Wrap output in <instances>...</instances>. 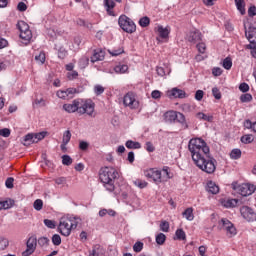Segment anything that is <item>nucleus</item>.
<instances>
[{
	"label": "nucleus",
	"mask_w": 256,
	"mask_h": 256,
	"mask_svg": "<svg viewBox=\"0 0 256 256\" xmlns=\"http://www.w3.org/2000/svg\"><path fill=\"white\" fill-rule=\"evenodd\" d=\"M188 149L191 153L192 161L201 171L208 173V175L215 173V169H217L215 159L209 157L210 149L205 140L201 138L190 139Z\"/></svg>",
	"instance_id": "obj_1"
},
{
	"label": "nucleus",
	"mask_w": 256,
	"mask_h": 256,
	"mask_svg": "<svg viewBox=\"0 0 256 256\" xmlns=\"http://www.w3.org/2000/svg\"><path fill=\"white\" fill-rule=\"evenodd\" d=\"M63 109L66 113H75V111H78L79 115H85L86 113L89 117H94L95 103L92 100L76 99L70 104H64Z\"/></svg>",
	"instance_id": "obj_2"
},
{
	"label": "nucleus",
	"mask_w": 256,
	"mask_h": 256,
	"mask_svg": "<svg viewBox=\"0 0 256 256\" xmlns=\"http://www.w3.org/2000/svg\"><path fill=\"white\" fill-rule=\"evenodd\" d=\"M99 177L106 191L113 193L115 191V179L119 177V172L113 167L106 166L101 168Z\"/></svg>",
	"instance_id": "obj_3"
},
{
	"label": "nucleus",
	"mask_w": 256,
	"mask_h": 256,
	"mask_svg": "<svg viewBox=\"0 0 256 256\" xmlns=\"http://www.w3.org/2000/svg\"><path fill=\"white\" fill-rule=\"evenodd\" d=\"M144 175L148 179H152L154 183L157 184L171 179V176H169V170H167V168H163L162 170H158L157 168H150L144 172Z\"/></svg>",
	"instance_id": "obj_4"
},
{
	"label": "nucleus",
	"mask_w": 256,
	"mask_h": 256,
	"mask_svg": "<svg viewBox=\"0 0 256 256\" xmlns=\"http://www.w3.org/2000/svg\"><path fill=\"white\" fill-rule=\"evenodd\" d=\"M73 229H77V222L75 221V218L68 216H63L60 218L58 231L61 233V235L64 237H69Z\"/></svg>",
	"instance_id": "obj_5"
},
{
	"label": "nucleus",
	"mask_w": 256,
	"mask_h": 256,
	"mask_svg": "<svg viewBox=\"0 0 256 256\" xmlns=\"http://www.w3.org/2000/svg\"><path fill=\"white\" fill-rule=\"evenodd\" d=\"M249 45H247V49H251V55L256 59V21L250 26L249 31L245 33Z\"/></svg>",
	"instance_id": "obj_6"
},
{
	"label": "nucleus",
	"mask_w": 256,
	"mask_h": 256,
	"mask_svg": "<svg viewBox=\"0 0 256 256\" xmlns=\"http://www.w3.org/2000/svg\"><path fill=\"white\" fill-rule=\"evenodd\" d=\"M118 25L125 31V33H135V31H137L135 22L125 15L119 17Z\"/></svg>",
	"instance_id": "obj_7"
},
{
	"label": "nucleus",
	"mask_w": 256,
	"mask_h": 256,
	"mask_svg": "<svg viewBox=\"0 0 256 256\" xmlns=\"http://www.w3.org/2000/svg\"><path fill=\"white\" fill-rule=\"evenodd\" d=\"M218 229L220 231H226L228 237H234V235H237V229L227 218H222L219 221Z\"/></svg>",
	"instance_id": "obj_8"
},
{
	"label": "nucleus",
	"mask_w": 256,
	"mask_h": 256,
	"mask_svg": "<svg viewBox=\"0 0 256 256\" xmlns=\"http://www.w3.org/2000/svg\"><path fill=\"white\" fill-rule=\"evenodd\" d=\"M17 27L20 31V39H23V41L29 43L33 37V33H31V30L29 29V24H27L25 21H19Z\"/></svg>",
	"instance_id": "obj_9"
},
{
	"label": "nucleus",
	"mask_w": 256,
	"mask_h": 256,
	"mask_svg": "<svg viewBox=\"0 0 256 256\" xmlns=\"http://www.w3.org/2000/svg\"><path fill=\"white\" fill-rule=\"evenodd\" d=\"M123 105L128 107V109H138L139 108V100H137V96L133 92H128L123 97Z\"/></svg>",
	"instance_id": "obj_10"
},
{
	"label": "nucleus",
	"mask_w": 256,
	"mask_h": 256,
	"mask_svg": "<svg viewBox=\"0 0 256 256\" xmlns=\"http://www.w3.org/2000/svg\"><path fill=\"white\" fill-rule=\"evenodd\" d=\"M45 135H47V133L45 132L27 134L23 139V145L27 147L33 143H39V141H42V139H45Z\"/></svg>",
	"instance_id": "obj_11"
},
{
	"label": "nucleus",
	"mask_w": 256,
	"mask_h": 256,
	"mask_svg": "<svg viewBox=\"0 0 256 256\" xmlns=\"http://www.w3.org/2000/svg\"><path fill=\"white\" fill-rule=\"evenodd\" d=\"M241 217L245 219V221H248V223H253V221H256V212L253 210V208L249 206H242L240 208Z\"/></svg>",
	"instance_id": "obj_12"
},
{
	"label": "nucleus",
	"mask_w": 256,
	"mask_h": 256,
	"mask_svg": "<svg viewBox=\"0 0 256 256\" xmlns=\"http://www.w3.org/2000/svg\"><path fill=\"white\" fill-rule=\"evenodd\" d=\"M155 31L158 35L156 38L159 43H163V41H167L169 39V33H171V28L169 26L163 27L161 25L155 28Z\"/></svg>",
	"instance_id": "obj_13"
},
{
	"label": "nucleus",
	"mask_w": 256,
	"mask_h": 256,
	"mask_svg": "<svg viewBox=\"0 0 256 256\" xmlns=\"http://www.w3.org/2000/svg\"><path fill=\"white\" fill-rule=\"evenodd\" d=\"M237 191L242 197H249V195H253L256 191V187L250 183H244L237 187Z\"/></svg>",
	"instance_id": "obj_14"
},
{
	"label": "nucleus",
	"mask_w": 256,
	"mask_h": 256,
	"mask_svg": "<svg viewBox=\"0 0 256 256\" xmlns=\"http://www.w3.org/2000/svg\"><path fill=\"white\" fill-rule=\"evenodd\" d=\"M26 250L22 253L23 256L33 255L37 249V237L31 236L26 242Z\"/></svg>",
	"instance_id": "obj_15"
},
{
	"label": "nucleus",
	"mask_w": 256,
	"mask_h": 256,
	"mask_svg": "<svg viewBox=\"0 0 256 256\" xmlns=\"http://www.w3.org/2000/svg\"><path fill=\"white\" fill-rule=\"evenodd\" d=\"M166 95L170 99H185L187 94L181 89L173 88L172 90H168Z\"/></svg>",
	"instance_id": "obj_16"
},
{
	"label": "nucleus",
	"mask_w": 256,
	"mask_h": 256,
	"mask_svg": "<svg viewBox=\"0 0 256 256\" xmlns=\"http://www.w3.org/2000/svg\"><path fill=\"white\" fill-rule=\"evenodd\" d=\"M186 39L190 43H197V41H201V32L199 30L191 31L187 34Z\"/></svg>",
	"instance_id": "obj_17"
},
{
	"label": "nucleus",
	"mask_w": 256,
	"mask_h": 256,
	"mask_svg": "<svg viewBox=\"0 0 256 256\" xmlns=\"http://www.w3.org/2000/svg\"><path fill=\"white\" fill-rule=\"evenodd\" d=\"M90 59L92 63H97V61H103V59H105V51L101 49L94 50V53Z\"/></svg>",
	"instance_id": "obj_18"
},
{
	"label": "nucleus",
	"mask_w": 256,
	"mask_h": 256,
	"mask_svg": "<svg viewBox=\"0 0 256 256\" xmlns=\"http://www.w3.org/2000/svg\"><path fill=\"white\" fill-rule=\"evenodd\" d=\"M104 7L111 17L115 16V12H113V9H115V2L113 0H104Z\"/></svg>",
	"instance_id": "obj_19"
},
{
	"label": "nucleus",
	"mask_w": 256,
	"mask_h": 256,
	"mask_svg": "<svg viewBox=\"0 0 256 256\" xmlns=\"http://www.w3.org/2000/svg\"><path fill=\"white\" fill-rule=\"evenodd\" d=\"M206 191H208V193H211L212 195H217V193H219V185H217L213 181H208Z\"/></svg>",
	"instance_id": "obj_20"
},
{
	"label": "nucleus",
	"mask_w": 256,
	"mask_h": 256,
	"mask_svg": "<svg viewBox=\"0 0 256 256\" xmlns=\"http://www.w3.org/2000/svg\"><path fill=\"white\" fill-rule=\"evenodd\" d=\"M177 114L178 113L175 111H168L164 115L165 120L168 121L169 123H173V121H177Z\"/></svg>",
	"instance_id": "obj_21"
},
{
	"label": "nucleus",
	"mask_w": 256,
	"mask_h": 256,
	"mask_svg": "<svg viewBox=\"0 0 256 256\" xmlns=\"http://www.w3.org/2000/svg\"><path fill=\"white\" fill-rule=\"evenodd\" d=\"M236 8L238 9L239 13L242 15H245L246 10H245V0H234Z\"/></svg>",
	"instance_id": "obj_22"
},
{
	"label": "nucleus",
	"mask_w": 256,
	"mask_h": 256,
	"mask_svg": "<svg viewBox=\"0 0 256 256\" xmlns=\"http://www.w3.org/2000/svg\"><path fill=\"white\" fill-rule=\"evenodd\" d=\"M197 119H199L200 121H208L209 123H211V121H213V116L211 115H207L203 112H199L196 114Z\"/></svg>",
	"instance_id": "obj_23"
},
{
	"label": "nucleus",
	"mask_w": 256,
	"mask_h": 256,
	"mask_svg": "<svg viewBox=\"0 0 256 256\" xmlns=\"http://www.w3.org/2000/svg\"><path fill=\"white\" fill-rule=\"evenodd\" d=\"M127 149H141V143L135 142L133 140H128L125 143Z\"/></svg>",
	"instance_id": "obj_24"
},
{
	"label": "nucleus",
	"mask_w": 256,
	"mask_h": 256,
	"mask_svg": "<svg viewBox=\"0 0 256 256\" xmlns=\"http://www.w3.org/2000/svg\"><path fill=\"white\" fill-rule=\"evenodd\" d=\"M182 215L187 219V221H193V219H195V216L193 215V208H187Z\"/></svg>",
	"instance_id": "obj_25"
},
{
	"label": "nucleus",
	"mask_w": 256,
	"mask_h": 256,
	"mask_svg": "<svg viewBox=\"0 0 256 256\" xmlns=\"http://www.w3.org/2000/svg\"><path fill=\"white\" fill-rule=\"evenodd\" d=\"M241 143H244V145H249V143H253L254 138L251 134L243 135L240 139Z\"/></svg>",
	"instance_id": "obj_26"
},
{
	"label": "nucleus",
	"mask_w": 256,
	"mask_h": 256,
	"mask_svg": "<svg viewBox=\"0 0 256 256\" xmlns=\"http://www.w3.org/2000/svg\"><path fill=\"white\" fill-rule=\"evenodd\" d=\"M129 66L125 64H119L114 68L115 73H127Z\"/></svg>",
	"instance_id": "obj_27"
},
{
	"label": "nucleus",
	"mask_w": 256,
	"mask_h": 256,
	"mask_svg": "<svg viewBox=\"0 0 256 256\" xmlns=\"http://www.w3.org/2000/svg\"><path fill=\"white\" fill-rule=\"evenodd\" d=\"M175 236L178 241H185V239H187V235L185 234V231H183V229L176 230Z\"/></svg>",
	"instance_id": "obj_28"
},
{
	"label": "nucleus",
	"mask_w": 256,
	"mask_h": 256,
	"mask_svg": "<svg viewBox=\"0 0 256 256\" xmlns=\"http://www.w3.org/2000/svg\"><path fill=\"white\" fill-rule=\"evenodd\" d=\"M245 129H251L254 133H256V122H251V120L244 121Z\"/></svg>",
	"instance_id": "obj_29"
},
{
	"label": "nucleus",
	"mask_w": 256,
	"mask_h": 256,
	"mask_svg": "<svg viewBox=\"0 0 256 256\" xmlns=\"http://www.w3.org/2000/svg\"><path fill=\"white\" fill-rule=\"evenodd\" d=\"M135 187H138V189H145L147 187L148 183L145 180L137 179L133 181Z\"/></svg>",
	"instance_id": "obj_30"
},
{
	"label": "nucleus",
	"mask_w": 256,
	"mask_h": 256,
	"mask_svg": "<svg viewBox=\"0 0 256 256\" xmlns=\"http://www.w3.org/2000/svg\"><path fill=\"white\" fill-rule=\"evenodd\" d=\"M78 65H79L80 69H85V67H87V65H89V57L83 56L82 58H80Z\"/></svg>",
	"instance_id": "obj_31"
},
{
	"label": "nucleus",
	"mask_w": 256,
	"mask_h": 256,
	"mask_svg": "<svg viewBox=\"0 0 256 256\" xmlns=\"http://www.w3.org/2000/svg\"><path fill=\"white\" fill-rule=\"evenodd\" d=\"M222 66L224 67V69H226L227 71H229V69H231V67H233V61L231 60L230 57H227L223 60L222 62Z\"/></svg>",
	"instance_id": "obj_32"
},
{
	"label": "nucleus",
	"mask_w": 256,
	"mask_h": 256,
	"mask_svg": "<svg viewBox=\"0 0 256 256\" xmlns=\"http://www.w3.org/2000/svg\"><path fill=\"white\" fill-rule=\"evenodd\" d=\"M77 93H79V91L76 90V88H67L66 89V95H67L68 99H73V97H75V95H77Z\"/></svg>",
	"instance_id": "obj_33"
},
{
	"label": "nucleus",
	"mask_w": 256,
	"mask_h": 256,
	"mask_svg": "<svg viewBox=\"0 0 256 256\" xmlns=\"http://www.w3.org/2000/svg\"><path fill=\"white\" fill-rule=\"evenodd\" d=\"M240 101L242 103H249V102L253 101V96L251 94H249V93L242 94L240 96Z\"/></svg>",
	"instance_id": "obj_34"
},
{
	"label": "nucleus",
	"mask_w": 256,
	"mask_h": 256,
	"mask_svg": "<svg viewBox=\"0 0 256 256\" xmlns=\"http://www.w3.org/2000/svg\"><path fill=\"white\" fill-rule=\"evenodd\" d=\"M166 240H167V236H165V234H163V233H159L156 236V243H157V245H163Z\"/></svg>",
	"instance_id": "obj_35"
},
{
	"label": "nucleus",
	"mask_w": 256,
	"mask_h": 256,
	"mask_svg": "<svg viewBox=\"0 0 256 256\" xmlns=\"http://www.w3.org/2000/svg\"><path fill=\"white\" fill-rule=\"evenodd\" d=\"M6 247H9V240L5 237H0V251H5Z\"/></svg>",
	"instance_id": "obj_36"
},
{
	"label": "nucleus",
	"mask_w": 256,
	"mask_h": 256,
	"mask_svg": "<svg viewBox=\"0 0 256 256\" xmlns=\"http://www.w3.org/2000/svg\"><path fill=\"white\" fill-rule=\"evenodd\" d=\"M231 159H241V150L240 149H233L230 153Z\"/></svg>",
	"instance_id": "obj_37"
},
{
	"label": "nucleus",
	"mask_w": 256,
	"mask_h": 256,
	"mask_svg": "<svg viewBox=\"0 0 256 256\" xmlns=\"http://www.w3.org/2000/svg\"><path fill=\"white\" fill-rule=\"evenodd\" d=\"M37 243H38L39 247H47V245H49V240L47 237H40L37 240Z\"/></svg>",
	"instance_id": "obj_38"
},
{
	"label": "nucleus",
	"mask_w": 256,
	"mask_h": 256,
	"mask_svg": "<svg viewBox=\"0 0 256 256\" xmlns=\"http://www.w3.org/2000/svg\"><path fill=\"white\" fill-rule=\"evenodd\" d=\"M33 207L35 211H41V209H43V200L41 199L35 200L33 203Z\"/></svg>",
	"instance_id": "obj_39"
},
{
	"label": "nucleus",
	"mask_w": 256,
	"mask_h": 256,
	"mask_svg": "<svg viewBox=\"0 0 256 256\" xmlns=\"http://www.w3.org/2000/svg\"><path fill=\"white\" fill-rule=\"evenodd\" d=\"M108 52L110 53V55H112V57H117L118 55L124 53V50L122 47H119L117 49L108 50Z\"/></svg>",
	"instance_id": "obj_40"
},
{
	"label": "nucleus",
	"mask_w": 256,
	"mask_h": 256,
	"mask_svg": "<svg viewBox=\"0 0 256 256\" xmlns=\"http://www.w3.org/2000/svg\"><path fill=\"white\" fill-rule=\"evenodd\" d=\"M69 141H71V131L66 130L63 134L62 143L69 144Z\"/></svg>",
	"instance_id": "obj_41"
},
{
	"label": "nucleus",
	"mask_w": 256,
	"mask_h": 256,
	"mask_svg": "<svg viewBox=\"0 0 256 256\" xmlns=\"http://www.w3.org/2000/svg\"><path fill=\"white\" fill-rule=\"evenodd\" d=\"M9 65H11V62L9 60H0V72L5 71L7 67H9Z\"/></svg>",
	"instance_id": "obj_42"
},
{
	"label": "nucleus",
	"mask_w": 256,
	"mask_h": 256,
	"mask_svg": "<svg viewBox=\"0 0 256 256\" xmlns=\"http://www.w3.org/2000/svg\"><path fill=\"white\" fill-rule=\"evenodd\" d=\"M94 93L95 95H103L105 93V88L102 85H95L94 86Z\"/></svg>",
	"instance_id": "obj_43"
},
{
	"label": "nucleus",
	"mask_w": 256,
	"mask_h": 256,
	"mask_svg": "<svg viewBox=\"0 0 256 256\" xmlns=\"http://www.w3.org/2000/svg\"><path fill=\"white\" fill-rule=\"evenodd\" d=\"M176 121H178V123H181V125H184V127H187V122L185 121V115H183V113L177 114Z\"/></svg>",
	"instance_id": "obj_44"
},
{
	"label": "nucleus",
	"mask_w": 256,
	"mask_h": 256,
	"mask_svg": "<svg viewBox=\"0 0 256 256\" xmlns=\"http://www.w3.org/2000/svg\"><path fill=\"white\" fill-rule=\"evenodd\" d=\"M133 251L135 253H141V251H143V242H136L133 245Z\"/></svg>",
	"instance_id": "obj_45"
},
{
	"label": "nucleus",
	"mask_w": 256,
	"mask_h": 256,
	"mask_svg": "<svg viewBox=\"0 0 256 256\" xmlns=\"http://www.w3.org/2000/svg\"><path fill=\"white\" fill-rule=\"evenodd\" d=\"M35 60L39 65H43L45 63V54L43 52H40L39 55L35 56Z\"/></svg>",
	"instance_id": "obj_46"
},
{
	"label": "nucleus",
	"mask_w": 256,
	"mask_h": 256,
	"mask_svg": "<svg viewBox=\"0 0 256 256\" xmlns=\"http://www.w3.org/2000/svg\"><path fill=\"white\" fill-rule=\"evenodd\" d=\"M62 163L64 165L69 166V165H71L73 163V159L69 155H63L62 156Z\"/></svg>",
	"instance_id": "obj_47"
},
{
	"label": "nucleus",
	"mask_w": 256,
	"mask_h": 256,
	"mask_svg": "<svg viewBox=\"0 0 256 256\" xmlns=\"http://www.w3.org/2000/svg\"><path fill=\"white\" fill-rule=\"evenodd\" d=\"M52 243L55 246H59L61 245V236L59 234H54L52 236Z\"/></svg>",
	"instance_id": "obj_48"
},
{
	"label": "nucleus",
	"mask_w": 256,
	"mask_h": 256,
	"mask_svg": "<svg viewBox=\"0 0 256 256\" xmlns=\"http://www.w3.org/2000/svg\"><path fill=\"white\" fill-rule=\"evenodd\" d=\"M160 230L163 231V233H169V222L167 221H162L160 223Z\"/></svg>",
	"instance_id": "obj_49"
},
{
	"label": "nucleus",
	"mask_w": 256,
	"mask_h": 256,
	"mask_svg": "<svg viewBox=\"0 0 256 256\" xmlns=\"http://www.w3.org/2000/svg\"><path fill=\"white\" fill-rule=\"evenodd\" d=\"M150 23L149 17H143L139 20L140 27H148Z\"/></svg>",
	"instance_id": "obj_50"
},
{
	"label": "nucleus",
	"mask_w": 256,
	"mask_h": 256,
	"mask_svg": "<svg viewBox=\"0 0 256 256\" xmlns=\"http://www.w3.org/2000/svg\"><path fill=\"white\" fill-rule=\"evenodd\" d=\"M237 203H239V200L230 199V200L226 201L225 207H237Z\"/></svg>",
	"instance_id": "obj_51"
},
{
	"label": "nucleus",
	"mask_w": 256,
	"mask_h": 256,
	"mask_svg": "<svg viewBox=\"0 0 256 256\" xmlns=\"http://www.w3.org/2000/svg\"><path fill=\"white\" fill-rule=\"evenodd\" d=\"M56 95L59 99H69L67 96V90H58Z\"/></svg>",
	"instance_id": "obj_52"
},
{
	"label": "nucleus",
	"mask_w": 256,
	"mask_h": 256,
	"mask_svg": "<svg viewBox=\"0 0 256 256\" xmlns=\"http://www.w3.org/2000/svg\"><path fill=\"white\" fill-rule=\"evenodd\" d=\"M79 149L81 151H87L89 149V143L87 141H80L79 142Z\"/></svg>",
	"instance_id": "obj_53"
},
{
	"label": "nucleus",
	"mask_w": 256,
	"mask_h": 256,
	"mask_svg": "<svg viewBox=\"0 0 256 256\" xmlns=\"http://www.w3.org/2000/svg\"><path fill=\"white\" fill-rule=\"evenodd\" d=\"M212 95H213V97L215 98V99H221V91H219V88H217V87H214L213 89H212Z\"/></svg>",
	"instance_id": "obj_54"
},
{
	"label": "nucleus",
	"mask_w": 256,
	"mask_h": 256,
	"mask_svg": "<svg viewBox=\"0 0 256 256\" xmlns=\"http://www.w3.org/2000/svg\"><path fill=\"white\" fill-rule=\"evenodd\" d=\"M44 225H46V227H48V229H55V221H53V220L45 219Z\"/></svg>",
	"instance_id": "obj_55"
},
{
	"label": "nucleus",
	"mask_w": 256,
	"mask_h": 256,
	"mask_svg": "<svg viewBox=\"0 0 256 256\" xmlns=\"http://www.w3.org/2000/svg\"><path fill=\"white\" fill-rule=\"evenodd\" d=\"M34 105H38L39 107H45L47 103L45 102V99L43 98H36L34 101Z\"/></svg>",
	"instance_id": "obj_56"
},
{
	"label": "nucleus",
	"mask_w": 256,
	"mask_h": 256,
	"mask_svg": "<svg viewBox=\"0 0 256 256\" xmlns=\"http://www.w3.org/2000/svg\"><path fill=\"white\" fill-rule=\"evenodd\" d=\"M100 249H101V246H99V245L94 246L92 251L90 252L89 256H99Z\"/></svg>",
	"instance_id": "obj_57"
},
{
	"label": "nucleus",
	"mask_w": 256,
	"mask_h": 256,
	"mask_svg": "<svg viewBox=\"0 0 256 256\" xmlns=\"http://www.w3.org/2000/svg\"><path fill=\"white\" fill-rule=\"evenodd\" d=\"M204 95L205 93L203 92V90H197L195 93L196 101H202Z\"/></svg>",
	"instance_id": "obj_58"
},
{
	"label": "nucleus",
	"mask_w": 256,
	"mask_h": 256,
	"mask_svg": "<svg viewBox=\"0 0 256 256\" xmlns=\"http://www.w3.org/2000/svg\"><path fill=\"white\" fill-rule=\"evenodd\" d=\"M223 70L219 67H215L212 69V75H214V77H219L220 75H222Z\"/></svg>",
	"instance_id": "obj_59"
},
{
	"label": "nucleus",
	"mask_w": 256,
	"mask_h": 256,
	"mask_svg": "<svg viewBox=\"0 0 256 256\" xmlns=\"http://www.w3.org/2000/svg\"><path fill=\"white\" fill-rule=\"evenodd\" d=\"M67 77L70 80L77 79V77H79V73L77 71L72 70V71L68 72Z\"/></svg>",
	"instance_id": "obj_60"
},
{
	"label": "nucleus",
	"mask_w": 256,
	"mask_h": 256,
	"mask_svg": "<svg viewBox=\"0 0 256 256\" xmlns=\"http://www.w3.org/2000/svg\"><path fill=\"white\" fill-rule=\"evenodd\" d=\"M161 95H163V93H161L159 90H154L151 93L152 99H161Z\"/></svg>",
	"instance_id": "obj_61"
},
{
	"label": "nucleus",
	"mask_w": 256,
	"mask_h": 256,
	"mask_svg": "<svg viewBox=\"0 0 256 256\" xmlns=\"http://www.w3.org/2000/svg\"><path fill=\"white\" fill-rule=\"evenodd\" d=\"M0 135L1 137H9V135H11V130L8 128H3L0 130Z\"/></svg>",
	"instance_id": "obj_62"
},
{
	"label": "nucleus",
	"mask_w": 256,
	"mask_h": 256,
	"mask_svg": "<svg viewBox=\"0 0 256 256\" xmlns=\"http://www.w3.org/2000/svg\"><path fill=\"white\" fill-rule=\"evenodd\" d=\"M239 89L242 93H247V91H249V84L241 83Z\"/></svg>",
	"instance_id": "obj_63"
},
{
	"label": "nucleus",
	"mask_w": 256,
	"mask_h": 256,
	"mask_svg": "<svg viewBox=\"0 0 256 256\" xmlns=\"http://www.w3.org/2000/svg\"><path fill=\"white\" fill-rule=\"evenodd\" d=\"M13 181H15V179L13 178H7L5 185L7 187V189H13Z\"/></svg>",
	"instance_id": "obj_64"
}]
</instances>
